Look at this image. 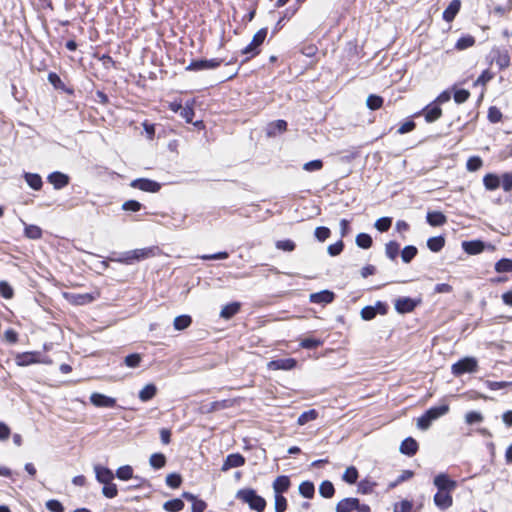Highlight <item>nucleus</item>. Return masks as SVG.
I'll use <instances>...</instances> for the list:
<instances>
[{"mask_svg":"<svg viewBox=\"0 0 512 512\" xmlns=\"http://www.w3.org/2000/svg\"><path fill=\"white\" fill-rule=\"evenodd\" d=\"M319 493L324 498H331L335 493L334 485L332 482L325 480L319 486Z\"/></svg>","mask_w":512,"mask_h":512,"instance_id":"35","label":"nucleus"},{"mask_svg":"<svg viewBox=\"0 0 512 512\" xmlns=\"http://www.w3.org/2000/svg\"><path fill=\"white\" fill-rule=\"evenodd\" d=\"M465 421L467 424H470V425L474 424V423H479V422L483 421V416L480 412L471 411L465 415Z\"/></svg>","mask_w":512,"mask_h":512,"instance_id":"60","label":"nucleus"},{"mask_svg":"<svg viewBox=\"0 0 512 512\" xmlns=\"http://www.w3.org/2000/svg\"><path fill=\"white\" fill-rule=\"evenodd\" d=\"M420 299H413L410 297H400L395 300V310L400 314H406L412 312L418 304H420Z\"/></svg>","mask_w":512,"mask_h":512,"instance_id":"8","label":"nucleus"},{"mask_svg":"<svg viewBox=\"0 0 512 512\" xmlns=\"http://www.w3.org/2000/svg\"><path fill=\"white\" fill-rule=\"evenodd\" d=\"M287 129V122L285 120H276L269 123L266 127V134L268 137H275L278 134L285 132Z\"/></svg>","mask_w":512,"mask_h":512,"instance_id":"18","label":"nucleus"},{"mask_svg":"<svg viewBox=\"0 0 512 512\" xmlns=\"http://www.w3.org/2000/svg\"><path fill=\"white\" fill-rule=\"evenodd\" d=\"M462 248L469 255H477L485 249H489L491 251L495 250V247L492 244H486L481 240L464 241L462 242Z\"/></svg>","mask_w":512,"mask_h":512,"instance_id":"6","label":"nucleus"},{"mask_svg":"<svg viewBox=\"0 0 512 512\" xmlns=\"http://www.w3.org/2000/svg\"><path fill=\"white\" fill-rule=\"evenodd\" d=\"M482 164L483 162L480 157L473 156L467 160L466 167L468 171L474 172L479 170L482 167Z\"/></svg>","mask_w":512,"mask_h":512,"instance_id":"51","label":"nucleus"},{"mask_svg":"<svg viewBox=\"0 0 512 512\" xmlns=\"http://www.w3.org/2000/svg\"><path fill=\"white\" fill-rule=\"evenodd\" d=\"M221 61L218 59H200L192 61L187 67V70L190 71H202V70H210L215 69L220 66Z\"/></svg>","mask_w":512,"mask_h":512,"instance_id":"9","label":"nucleus"},{"mask_svg":"<svg viewBox=\"0 0 512 512\" xmlns=\"http://www.w3.org/2000/svg\"><path fill=\"white\" fill-rule=\"evenodd\" d=\"M295 247V243L290 239L279 240L276 242V248L279 250L291 252L295 249Z\"/></svg>","mask_w":512,"mask_h":512,"instance_id":"54","label":"nucleus"},{"mask_svg":"<svg viewBox=\"0 0 512 512\" xmlns=\"http://www.w3.org/2000/svg\"><path fill=\"white\" fill-rule=\"evenodd\" d=\"M126 366L130 368H136L141 362V356L137 353L127 355L124 360Z\"/></svg>","mask_w":512,"mask_h":512,"instance_id":"56","label":"nucleus"},{"mask_svg":"<svg viewBox=\"0 0 512 512\" xmlns=\"http://www.w3.org/2000/svg\"><path fill=\"white\" fill-rule=\"evenodd\" d=\"M142 204L136 200H127L122 204V209L124 211H132L137 212L141 210Z\"/></svg>","mask_w":512,"mask_h":512,"instance_id":"58","label":"nucleus"},{"mask_svg":"<svg viewBox=\"0 0 512 512\" xmlns=\"http://www.w3.org/2000/svg\"><path fill=\"white\" fill-rule=\"evenodd\" d=\"M449 411V406L447 404H442L439 406L431 407L426 411L428 418L432 419V421L437 420L441 416H444Z\"/></svg>","mask_w":512,"mask_h":512,"instance_id":"27","label":"nucleus"},{"mask_svg":"<svg viewBox=\"0 0 512 512\" xmlns=\"http://www.w3.org/2000/svg\"><path fill=\"white\" fill-rule=\"evenodd\" d=\"M297 361L294 358L276 359L267 363L269 370H292L295 368Z\"/></svg>","mask_w":512,"mask_h":512,"instance_id":"12","label":"nucleus"},{"mask_svg":"<svg viewBox=\"0 0 512 512\" xmlns=\"http://www.w3.org/2000/svg\"><path fill=\"white\" fill-rule=\"evenodd\" d=\"M96 478L100 483L108 484L114 478L112 471L106 467H95Z\"/></svg>","mask_w":512,"mask_h":512,"instance_id":"25","label":"nucleus"},{"mask_svg":"<svg viewBox=\"0 0 512 512\" xmlns=\"http://www.w3.org/2000/svg\"><path fill=\"white\" fill-rule=\"evenodd\" d=\"M24 234L29 239H40L42 237V230L37 225H25Z\"/></svg>","mask_w":512,"mask_h":512,"instance_id":"36","label":"nucleus"},{"mask_svg":"<svg viewBox=\"0 0 512 512\" xmlns=\"http://www.w3.org/2000/svg\"><path fill=\"white\" fill-rule=\"evenodd\" d=\"M47 180L55 189L60 190L68 185L69 176L62 172L55 171L48 175Z\"/></svg>","mask_w":512,"mask_h":512,"instance_id":"14","label":"nucleus"},{"mask_svg":"<svg viewBox=\"0 0 512 512\" xmlns=\"http://www.w3.org/2000/svg\"><path fill=\"white\" fill-rule=\"evenodd\" d=\"M425 120L432 123L438 120L442 115V110L438 105L430 104L423 109Z\"/></svg>","mask_w":512,"mask_h":512,"instance_id":"21","label":"nucleus"},{"mask_svg":"<svg viewBox=\"0 0 512 512\" xmlns=\"http://www.w3.org/2000/svg\"><path fill=\"white\" fill-rule=\"evenodd\" d=\"M485 384L490 390H500L511 386L512 382L487 380Z\"/></svg>","mask_w":512,"mask_h":512,"instance_id":"55","label":"nucleus"},{"mask_svg":"<svg viewBox=\"0 0 512 512\" xmlns=\"http://www.w3.org/2000/svg\"><path fill=\"white\" fill-rule=\"evenodd\" d=\"M418 449V444L415 439L408 437L404 439L400 445V452L407 456H413Z\"/></svg>","mask_w":512,"mask_h":512,"instance_id":"22","label":"nucleus"},{"mask_svg":"<svg viewBox=\"0 0 512 512\" xmlns=\"http://www.w3.org/2000/svg\"><path fill=\"white\" fill-rule=\"evenodd\" d=\"M376 486L375 482H372L368 479H364L358 484V492L362 494H369L373 492L374 487Z\"/></svg>","mask_w":512,"mask_h":512,"instance_id":"49","label":"nucleus"},{"mask_svg":"<svg viewBox=\"0 0 512 512\" xmlns=\"http://www.w3.org/2000/svg\"><path fill=\"white\" fill-rule=\"evenodd\" d=\"M158 252V247H145L126 251L120 254L118 257H111L110 260L125 265H132L135 262L155 257L158 254Z\"/></svg>","mask_w":512,"mask_h":512,"instance_id":"1","label":"nucleus"},{"mask_svg":"<svg viewBox=\"0 0 512 512\" xmlns=\"http://www.w3.org/2000/svg\"><path fill=\"white\" fill-rule=\"evenodd\" d=\"M267 36V28H261L258 30L251 42L242 49V54L247 55V59L253 57L259 53V46L264 42Z\"/></svg>","mask_w":512,"mask_h":512,"instance_id":"3","label":"nucleus"},{"mask_svg":"<svg viewBox=\"0 0 512 512\" xmlns=\"http://www.w3.org/2000/svg\"><path fill=\"white\" fill-rule=\"evenodd\" d=\"M417 248L412 245L405 246L401 251V258L404 263H409L417 254Z\"/></svg>","mask_w":512,"mask_h":512,"instance_id":"42","label":"nucleus"},{"mask_svg":"<svg viewBox=\"0 0 512 512\" xmlns=\"http://www.w3.org/2000/svg\"><path fill=\"white\" fill-rule=\"evenodd\" d=\"M184 502L182 499L175 498L168 500L163 504V509L167 512H179L184 508Z\"/></svg>","mask_w":512,"mask_h":512,"instance_id":"31","label":"nucleus"},{"mask_svg":"<svg viewBox=\"0 0 512 512\" xmlns=\"http://www.w3.org/2000/svg\"><path fill=\"white\" fill-rule=\"evenodd\" d=\"M275 512H284L287 508V500L282 494H275Z\"/></svg>","mask_w":512,"mask_h":512,"instance_id":"52","label":"nucleus"},{"mask_svg":"<svg viewBox=\"0 0 512 512\" xmlns=\"http://www.w3.org/2000/svg\"><path fill=\"white\" fill-rule=\"evenodd\" d=\"M133 476V469L130 465H124L117 469L116 477L120 480H129Z\"/></svg>","mask_w":512,"mask_h":512,"instance_id":"45","label":"nucleus"},{"mask_svg":"<svg viewBox=\"0 0 512 512\" xmlns=\"http://www.w3.org/2000/svg\"><path fill=\"white\" fill-rule=\"evenodd\" d=\"M46 508L51 512H63L64 507L58 500L51 499L46 502Z\"/></svg>","mask_w":512,"mask_h":512,"instance_id":"63","label":"nucleus"},{"mask_svg":"<svg viewBox=\"0 0 512 512\" xmlns=\"http://www.w3.org/2000/svg\"><path fill=\"white\" fill-rule=\"evenodd\" d=\"M343 481H345L348 484H355L358 479V471L354 466L348 467L343 476Z\"/></svg>","mask_w":512,"mask_h":512,"instance_id":"41","label":"nucleus"},{"mask_svg":"<svg viewBox=\"0 0 512 512\" xmlns=\"http://www.w3.org/2000/svg\"><path fill=\"white\" fill-rule=\"evenodd\" d=\"M385 252L388 258L394 260L399 253V244L395 241H390L385 246Z\"/></svg>","mask_w":512,"mask_h":512,"instance_id":"48","label":"nucleus"},{"mask_svg":"<svg viewBox=\"0 0 512 512\" xmlns=\"http://www.w3.org/2000/svg\"><path fill=\"white\" fill-rule=\"evenodd\" d=\"M182 479L179 474L171 473L166 477V484L171 488H178L181 485Z\"/></svg>","mask_w":512,"mask_h":512,"instance_id":"57","label":"nucleus"},{"mask_svg":"<svg viewBox=\"0 0 512 512\" xmlns=\"http://www.w3.org/2000/svg\"><path fill=\"white\" fill-rule=\"evenodd\" d=\"M387 312V306L385 303L378 301L374 306H365L361 309V318L365 321L372 320L377 314L384 315Z\"/></svg>","mask_w":512,"mask_h":512,"instance_id":"7","label":"nucleus"},{"mask_svg":"<svg viewBox=\"0 0 512 512\" xmlns=\"http://www.w3.org/2000/svg\"><path fill=\"white\" fill-rule=\"evenodd\" d=\"M130 186L144 192L156 193L161 189V184L147 178H138L131 181Z\"/></svg>","mask_w":512,"mask_h":512,"instance_id":"5","label":"nucleus"},{"mask_svg":"<svg viewBox=\"0 0 512 512\" xmlns=\"http://www.w3.org/2000/svg\"><path fill=\"white\" fill-rule=\"evenodd\" d=\"M435 505L441 509L446 510L453 504V498L451 492L439 491L433 497Z\"/></svg>","mask_w":512,"mask_h":512,"instance_id":"13","label":"nucleus"},{"mask_svg":"<svg viewBox=\"0 0 512 512\" xmlns=\"http://www.w3.org/2000/svg\"><path fill=\"white\" fill-rule=\"evenodd\" d=\"M382 104L383 98L378 95L371 94L367 97L366 105L371 110L379 109L382 106Z\"/></svg>","mask_w":512,"mask_h":512,"instance_id":"46","label":"nucleus"},{"mask_svg":"<svg viewBox=\"0 0 512 512\" xmlns=\"http://www.w3.org/2000/svg\"><path fill=\"white\" fill-rule=\"evenodd\" d=\"M180 116L185 119L187 123H192L194 118V109L193 103H186L185 106H182L179 112Z\"/></svg>","mask_w":512,"mask_h":512,"instance_id":"38","label":"nucleus"},{"mask_svg":"<svg viewBox=\"0 0 512 512\" xmlns=\"http://www.w3.org/2000/svg\"><path fill=\"white\" fill-rule=\"evenodd\" d=\"M334 293L329 290H323L310 295V301L315 304H328L334 300Z\"/></svg>","mask_w":512,"mask_h":512,"instance_id":"19","label":"nucleus"},{"mask_svg":"<svg viewBox=\"0 0 512 512\" xmlns=\"http://www.w3.org/2000/svg\"><path fill=\"white\" fill-rule=\"evenodd\" d=\"M192 319L189 315H180L177 316L173 321V326L175 330L181 331L190 326Z\"/></svg>","mask_w":512,"mask_h":512,"instance_id":"33","label":"nucleus"},{"mask_svg":"<svg viewBox=\"0 0 512 512\" xmlns=\"http://www.w3.org/2000/svg\"><path fill=\"white\" fill-rule=\"evenodd\" d=\"M64 297L67 301L74 305H85L94 301L95 297L90 293L76 294V293H64Z\"/></svg>","mask_w":512,"mask_h":512,"instance_id":"16","label":"nucleus"},{"mask_svg":"<svg viewBox=\"0 0 512 512\" xmlns=\"http://www.w3.org/2000/svg\"><path fill=\"white\" fill-rule=\"evenodd\" d=\"M478 362L474 357H465L452 365L451 371L455 376H460L464 373H472L477 370Z\"/></svg>","mask_w":512,"mask_h":512,"instance_id":"4","label":"nucleus"},{"mask_svg":"<svg viewBox=\"0 0 512 512\" xmlns=\"http://www.w3.org/2000/svg\"><path fill=\"white\" fill-rule=\"evenodd\" d=\"M318 417V412L315 409H311L303 412L297 420L298 425L303 426L306 423L315 420Z\"/></svg>","mask_w":512,"mask_h":512,"instance_id":"39","label":"nucleus"},{"mask_svg":"<svg viewBox=\"0 0 512 512\" xmlns=\"http://www.w3.org/2000/svg\"><path fill=\"white\" fill-rule=\"evenodd\" d=\"M245 464V458L240 453L229 454L223 465L221 470L228 471L231 468L241 467Z\"/></svg>","mask_w":512,"mask_h":512,"instance_id":"17","label":"nucleus"},{"mask_svg":"<svg viewBox=\"0 0 512 512\" xmlns=\"http://www.w3.org/2000/svg\"><path fill=\"white\" fill-rule=\"evenodd\" d=\"M237 498L247 503L251 509L257 512L264 511L266 507V501L263 497L257 495L253 489H242L237 492Z\"/></svg>","mask_w":512,"mask_h":512,"instance_id":"2","label":"nucleus"},{"mask_svg":"<svg viewBox=\"0 0 512 512\" xmlns=\"http://www.w3.org/2000/svg\"><path fill=\"white\" fill-rule=\"evenodd\" d=\"M433 483L439 491L452 492L457 487V482L450 479L445 473L435 476Z\"/></svg>","mask_w":512,"mask_h":512,"instance_id":"10","label":"nucleus"},{"mask_svg":"<svg viewBox=\"0 0 512 512\" xmlns=\"http://www.w3.org/2000/svg\"><path fill=\"white\" fill-rule=\"evenodd\" d=\"M90 402L101 408H113L116 405V399L98 392H94L90 395Z\"/></svg>","mask_w":512,"mask_h":512,"instance_id":"11","label":"nucleus"},{"mask_svg":"<svg viewBox=\"0 0 512 512\" xmlns=\"http://www.w3.org/2000/svg\"><path fill=\"white\" fill-rule=\"evenodd\" d=\"M426 220L429 225L438 227L447 222V217L440 211H431L427 213Z\"/></svg>","mask_w":512,"mask_h":512,"instance_id":"23","label":"nucleus"},{"mask_svg":"<svg viewBox=\"0 0 512 512\" xmlns=\"http://www.w3.org/2000/svg\"><path fill=\"white\" fill-rule=\"evenodd\" d=\"M314 492V484L310 481H304L299 485V493L305 498H312Z\"/></svg>","mask_w":512,"mask_h":512,"instance_id":"37","label":"nucleus"},{"mask_svg":"<svg viewBox=\"0 0 512 512\" xmlns=\"http://www.w3.org/2000/svg\"><path fill=\"white\" fill-rule=\"evenodd\" d=\"M495 271L498 273L512 272V260L502 258L495 263Z\"/></svg>","mask_w":512,"mask_h":512,"instance_id":"40","label":"nucleus"},{"mask_svg":"<svg viewBox=\"0 0 512 512\" xmlns=\"http://www.w3.org/2000/svg\"><path fill=\"white\" fill-rule=\"evenodd\" d=\"M484 186L487 190H495L500 186V179L495 174H487L483 178Z\"/></svg>","mask_w":512,"mask_h":512,"instance_id":"34","label":"nucleus"},{"mask_svg":"<svg viewBox=\"0 0 512 512\" xmlns=\"http://www.w3.org/2000/svg\"><path fill=\"white\" fill-rule=\"evenodd\" d=\"M330 229L324 226L317 227L315 229L314 235L316 239L320 242H324L330 236Z\"/></svg>","mask_w":512,"mask_h":512,"instance_id":"53","label":"nucleus"},{"mask_svg":"<svg viewBox=\"0 0 512 512\" xmlns=\"http://www.w3.org/2000/svg\"><path fill=\"white\" fill-rule=\"evenodd\" d=\"M355 241L357 246L363 249H368L372 245V238L369 234L366 233H359L356 236Z\"/></svg>","mask_w":512,"mask_h":512,"instance_id":"44","label":"nucleus"},{"mask_svg":"<svg viewBox=\"0 0 512 512\" xmlns=\"http://www.w3.org/2000/svg\"><path fill=\"white\" fill-rule=\"evenodd\" d=\"M40 353L38 352H24L17 354L15 362L18 366H28L31 364L41 362L39 359Z\"/></svg>","mask_w":512,"mask_h":512,"instance_id":"15","label":"nucleus"},{"mask_svg":"<svg viewBox=\"0 0 512 512\" xmlns=\"http://www.w3.org/2000/svg\"><path fill=\"white\" fill-rule=\"evenodd\" d=\"M392 224V219L390 217H382L376 220L374 226L380 232L387 231Z\"/></svg>","mask_w":512,"mask_h":512,"instance_id":"50","label":"nucleus"},{"mask_svg":"<svg viewBox=\"0 0 512 512\" xmlns=\"http://www.w3.org/2000/svg\"><path fill=\"white\" fill-rule=\"evenodd\" d=\"M0 295L6 299L13 297V288L6 281H0Z\"/></svg>","mask_w":512,"mask_h":512,"instance_id":"62","label":"nucleus"},{"mask_svg":"<svg viewBox=\"0 0 512 512\" xmlns=\"http://www.w3.org/2000/svg\"><path fill=\"white\" fill-rule=\"evenodd\" d=\"M290 486V480L287 476H278L273 482V490L275 494L286 492Z\"/></svg>","mask_w":512,"mask_h":512,"instance_id":"26","label":"nucleus"},{"mask_svg":"<svg viewBox=\"0 0 512 512\" xmlns=\"http://www.w3.org/2000/svg\"><path fill=\"white\" fill-rule=\"evenodd\" d=\"M240 310V303L238 302H232L230 304L225 305L221 312L220 316L224 319H230L232 318L238 311Z\"/></svg>","mask_w":512,"mask_h":512,"instance_id":"30","label":"nucleus"},{"mask_svg":"<svg viewBox=\"0 0 512 512\" xmlns=\"http://www.w3.org/2000/svg\"><path fill=\"white\" fill-rule=\"evenodd\" d=\"M157 392V388L154 384L145 385L139 392V399L142 402H147L151 400Z\"/></svg>","mask_w":512,"mask_h":512,"instance_id":"29","label":"nucleus"},{"mask_svg":"<svg viewBox=\"0 0 512 512\" xmlns=\"http://www.w3.org/2000/svg\"><path fill=\"white\" fill-rule=\"evenodd\" d=\"M102 493L107 498H114L117 496L118 490L115 484L109 482L108 484H104Z\"/></svg>","mask_w":512,"mask_h":512,"instance_id":"59","label":"nucleus"},{"mask_svg":"<svg viewBox=\"0 0 512 512\" xmlns=\"http://www.w3.org/2000/svg\"><path fill=\"white\" fill-rule=\"evenodd\" d=\"M359 499L357 498H344L336 505V512H351L358 507Z\"/></svg>","mask_w":512,"mask_h":512,"instance_id":"20","label":"nucleus"},{"mask_svg":"<svg viewBox=\"0 0 512 512\" xmlns=\"http://www.w3.org/2000/svg\"><path fill=\"white\" fill-rule=\"evenodd\" d=\"M474 43H475L474 37H472L470 35H467V36H463L460 39H458V41L456 42L455 47L458 50H464V49H467V48L473 46Z\"/></svg>","mask_w":512,"mask_h":512,"instance_id":"47","label":"nucleus"},{"mask_svg":"<svg viewBox=\"0 0 512 512\" xmlns=\"http://www.w3.org/2000/svg\"><path fill=\"white\" fill-rule=\"evenodd\" d=\"M445 245V238L443 236L431 237L427 240V247L432 252H439Z\"/></svg>","mask_w":512,"mask_h":512,"instance_id":"32","label":"nucleus"},{"mask_svg":"<svg viewBox=\"0 0 512 512\" xmlns=\"http://www.w3.org/2000/svg\"><path fill=\"white\" fill-rule=\"evenodd\" d=\"M501 185L504 191L509 192L512 190V173H505L501 179Z\"/></svg>","mask_w":512,"mask_h":512,"instance_id":"64","label":"nucleus"},{"mask_svg":"<svg viewBox=\"0 0 512 512\" xmlns=\"http://www.w3.org/2000/svg\"><path fill=\"white\" fill-rule=\"evenodd\" d=\"M470 93L466 89H458L454 92V101L457 104H462L468 100Z\"/></svg>","mask_w":512,"mask_h":512,"instance_id":"61","label":"nucleus"},{"mask_svg":"<svg viewBox=\"0 0 512 512\" xmlns=\"http://www.w3.org/2000/svg\"><path fill=\"white\" fill-rule=\"evenodd\" d=\"M461 7L460 0H452L448 7L443 12V19L447 22H451Z\"/></svg>","mask_w":512,"mask_h":512,"instance_id":"24","label":"nucleus"},{"mask_svg":"<svg viewBox=\"0 0 512 512\" xmlns=\"http://www.w3.org/2000/svg\"><path fill=\"white\" fill-rule=\"evenodd\" d=\"M150 465L155 469L164 467L166 463V457L162 453H154L149 459Z\"/></svg>","mask_w":512,"mask_h":512,"instance_id":"43","label":"nucleus"},{"mask_svg":"<svg viewBox=\"0 0 512 512\" xmlns=\"http://www.w3.org/2000/svg\"><path fill=\"white\" fill-rule=\"evenodd\" d=\"M24 178L26 183L34 190H40L43 182L39 174L36 173H25Z\"/></svg>","mask_w":512,"mask_h":512,"instance_id":"28","label":"nucleus"}]
</instances>
